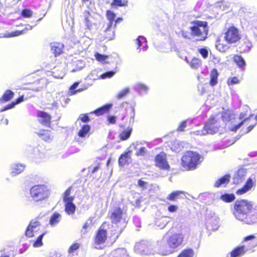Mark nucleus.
<instances>
[{
	"instance_id": "1",
	"label": "nucleus",
	"mask_w": 257,
	"mask_h": 257,
	"mask_svg": "<svg viewBox=\"0 0 257 257\" xmlns=\"http://www.w3.org/2000/svg\"><path fill=\"white\" fill-rule=\"evenodd\" d=\"M233 214L238 221L246 224L257 223V205L245 199L237 200L234 205Z\"/></svg>"
},
{
	"instance_id": "2",
	"label": "nucleus",
	"mask_w": 257,
	"mask_h": 257,
	"mask_svg": "<svg viewBox=\"0 0 257 257\" xmlns=\"http://www.w3.org/2000/svg\"><path fill=\"white\" fill-rule=\"evenodd\" d=\"M184 238V235L181 232L164 236L161 240L157 241L156 247L160 254L169 255L174 252L176 249L182 244Z\"/></svg>"
},
{
	"instance_id": "3",
	"label": "nucleus",
	"mask_w": 257,
	"mask_h": 257,
	"mask_svg": "<svg viewBox=\"0 0 257 257\" xmlns=\"http://www.w3.org/2000/svg\"><path fill=\"white\" fill-rule=\"evenodd\" d=\"M109 214L112 223L115 224V225H112L114 227H113L114 229L111 230V231L112 232V234H116L114 237V239H116L126 226V221L124 217L125 213L120 208L115 207L111 209Z\"/></svg>"
},
{
	"instance_id": "4",
	"label": "nucleus",
	"mask_w": 257,
	"mask_h": 257,
	"mask_svg": "<svg viewBox=\"0 0 257 257\" xmlns=\"http://www.w3.org/2000/svg\"><path fill=\"white\" fill-rule=\"evenodd\" d=\"M190 27L191 36L197 41H204L207 37L208 28L207 22L195 21Z\"/></svg>"
},
{
	"instance_id": "5",
	"label": "nucleus",
	"mask_w": 257,
	"mask_h": 257,
	"mask_svg": "<svg viewBox=\"0 0 257 257\" xmlns=\"http://www.w3.org/2000/svg\"><path fill=\"white\" fill-rule=\"evenodd\" d=\"M201 156L197 153L188 151L182 158V165L187 170H194L202 161Z\"/></svg>"
},
{
	"instance_id": "6",
	"label": "nucleus",
	"mask_w": 257,
	"mask_h": 257,
	"mask_svg": "<svg viewBox=\"0 0 257 257\" xmlns=\"http://www.w3.org/2000/svg\"><path fill=\"white\" fill-rule=\"evenodd\" d=\"M50 194V190L44 185H34L30 189V195L36 201H42L48 198Z\"/></svg>"
},
{
	"instance_id": "7",
	"label": "nucleus",
	"mask_w": 257,
	"mask_h": 257,
	"mask_svg": "<svg viewBox=\"0 0 257 257\" xmlns=\"http://www.w3.org/2000/svg\"><path fill=\"white\" fill-rule=\"evenodd\" d=\"M113 227H114L112 225L107 222H104L101 225L95 238V247L96 248H101L100 245L105 242L108 231L111 232L112 236L115 235L112 234L111 230H113Z\"/></svg>"
},
{
	"instance_id": "8",
	"label": "nucleus",
	"mask_w": 257,
	"mask_h": 257,
	"mask_svg": "<svg viewBox=\"0 0 257 257\" xmlns=\"http://www.w3.org/2000/svg\"><path fill=\"white\" fill-rule=\"evenodd\" d=\"M221 126L220 117L211 116L202 130V135L214 134L217 133Z\"/></svg>"
},
{
	"instance_id": "9",
	"label": "nucleus",
	"mask_w": 257,
	"mask_h": 257,
	"mask_svg": "<svg viewBox=\"0 0 257 257\" xmlns=\"http://www.w3.org/2000/svg\"><path fill=\"white\" fill-rule=\"evenodd\" d=\"M71 188H68L64 193L63 200L65 203L66 212L69 214L71 215L74 213L75 211L76 206L73 201L74 197L70 196Z\"/></svg>"
},
{
	"instance_id": "10",
	"label": "nucleus",
	"mask_w": 257,
	"mask_h": 257,
	"mask_svg": "<svg viewBox=\"0 0 257 257\" xmlns=\"http://www.w3.org/2000/svg\"><path fill=\"white\" fill-rule=\"evenodd\" d=\"M106 17L107 20L109 21V23L107 24V27L104 31L106 33L105 37L108 40H111L114 36V31L112 28V26L114 22L116 15L111 11H107L106 12Z\"/></svg>"
},
{
	"instance_id": "11",
	"label": "nucleus",
	"mask_w": 257,
	"mask_h": 257,
	"mask_svg": "<svg viewBox=\"0 0 257 257\" xmlns=\"http://www.w3.org/2000/svg\"><path fill=\"white\" fill-rule=\"evenodd\" d=\"M224 39L229 44L235 43L238 42L240 37L238 30L234 26L229 28L224 34Z\"/></svg>"
},
{
	"instance_id": "12",
	"label": "nucleus",
	"mask_w": 257,
	"mask_h": 257,
	"mask_svg": "<svg viewBox=\"0 0 257 257\" xmlns=\"http://www.w3.org/2000/svg\"><path fill=\"white\" fill-rule=\"evenodd\" d=\"M156 166L161 169L169 170L170 166L167 160L166 154L164 153H161L155 157Z\"/></svg>"
},
{
	"instance_id": "13",
	"label": "nucleus",
	"mask_w": 257,
	"mask_h": 257,
	"mask_svg": "<svg viewBox=\"0 0 257 257\" xmlns=\"http://www.w3.org/2000/svg\"><path fill=\"white\" fill-rule=\"evenodd\" d=\"M41 224L40 222L36 220H32L25 231V234L27 237H31L34 236L35 232H37L40 228Z\"/></svg>"
},
{
	"instance_id": "14",
	"label": "nucleus",
	"mask_w": 257,
	"mask_h": 257,
	"mask_svg": "<svg viewBox=\"0 0 257 257\" xmlns=\"http://www.w3.org/2000/svg\"><path fill=\"white\" fill-rule=\"evenodd\" d=\"M255 183V179L254 177H252V176H251L247 180L244 186L236 191V194L237 195H241L246 193L251 189L254 185Z\"/></svg>"
},
{
	"instance_id": "15",
	"label": "nucleus",
	"mask_w": 257,
	"mask_h": 257,
	"mask_svg": "<svg viewBox=\"0 0 257 257\" xmlns=\"http://www.w3.org/2000/svg\"><path fill=\"white\" fill-rule=\"evenodd\" d=\"M219 223V217L216 214H213L211 216H207L206 225L208 229L215 230L218 228Z\"/></svg>"
},
{
	"instance_id": "16",
	"label": "nucleus",
	"mask_w": 257,
	"mask_h": 257,
	"mask_svg": "<svg viewBox=\"0 0 257 257\" xmlns=\"http://www.w3.org/2000/svg\"><path fill=\"white\" fill-rule=\"evenodd\" d=\"M135 249L142 253L147 254L150 253L152 248L151 245L145 240H143L136 243L135 246Z\"/></svg>"
},
{
	"instance_id": "17",
	"label": "nucleus",
	"mask_w": 257,
	"mask_h": 257,
	"mask_svg": "<svg viewBox=\"0 0 257 257\" xmlns=\"http://www.w3.org/2000/svg\"><path fill=\"white\" fill-rule=\"evenodd\" d=\"M38 120L44 126H49L51 122V116L46 112L40 111L38 113Z\"/></svg>"
},
{
	"instance_id": "18",
	"label": "nucleus",
	"mask_w": 257,
	"mask_h": 257,
	"mask_svg": "<svg viewBox=\"0 0 257 257\" xmlns=\"http://www.w3.org/2000/svg\"><path fill=\"white\" fill-rule=\"evenodd\" d=\"M84 18V24L87 29L91 30L95 27V24L93 22V18L91 16L88 11H85L83 13Z\"/></svg>"
},
{
	"instance_id": "19",
	"label": "nucleus",
	"mask_w": 257,
	"mask_h": 257,
	"mask_svg": "<svg viewBox=\"0 0 257 257\" xmlns=\"http://www.w3.org/2000/svg\"><path fill=\"white\" fill-rule=\"evenodd\" d=\"M246 169L244 168L239 169L235 173L233 178V182L235 184H238L241 182L246 174Z\"/></svg>"
},
{
	"instance_id": "20",
	"label": "nucleus",
	"mask_w": 257,
	"mask_h": 257,
	"mask_svg": "<svg viewBox=\"0 0 257 257\" xmlns=\"http://www.w3.org/2000/svg\"><path fill=\"white\" fill-rule=\"evenodd\" d=\"M25 165L22 164H14L11 166V175L16 176L21 173L25 169Z\"/></svg>"
},
{
	"instance_id": "21",
	"label": "nucleus",
	"mask_w": 257,
	"mask_h": 257,
	"mask_svg": "<svg viewBox=\"0 0 257 257\" xmlns=\"http://www.w3.org/2000/svg\"><path fill=\"white\" fill-rule=\"evenodd\" d=\"M143 144H144L141 142H137L133 144L132 147L136 151V154L137 156H143L146 153L147 150L145 147H140V146Z\"/></svg>"
},
{
	"instance_id": "22",
	"label": "nucleus",
	"mask_w": 257,
	"mask_h": 257,
	"mask_svg": "<svg viewBox=\"0 0 257 257\" xmlns=\"http://www.w3.org/2000/svg\"><path fill=\"white\" fill-rule=\"evenodd\" d=\"M51 51L54 54L55 56L60 55L64 48V45L62 43L54 42L51 44Z\"/></svg>"
},
{
	"instance_id": "23",
	"label": "nucleus",
	"mask_w": 257,
	"mask_h": 257,
	"mask_svg": "<svg viewBox=\"0 0 257 257\" xmlns=\"http://www.w3.org/2000/svg\"><path fill=\"white\" fill-rule=\"evenodd\" d=\"M61 215L58 212H55L50 217L49 224L51 227L56 226L61 220Z\"/></svg>"
},
{
	"instance_id": "24",
	"label": "nucleus",
	"mask_w": 257,
	"mask_h": 257,
	"mask_svg": "<svg viewBox=\"0 0 257 257\" xmlns=\"http://www.w3.org/2000/svg\"><path fill=\"white\" fill-rule=\"evenodd\" d=\"M33 27L28 24L26 25V28L22 30V31H16L11 33H9L6 35H5L4 37H16L18 36L19 35H21L22 34H24L26 33V32L29 30H32L33 29Z\"/></svg>"
},
{
	"instance_id": "25",
	"label": "nucleus",
	"mask_w": 257,
	"mask_h": 257,
	"mask_svg": "<svg viewBox=\"0 0 257 257\" xmlns=\"http://www.w3.org/2000/svg\"><path fill=\"white\" fill-rule=\"evenodd\" d=\"M230 178V176L228 174L224 175L215 182L214 187L219 188L221 186H225L228 183Z\"/></svg>"
},
{
	"instance_id": "26",
	"label": "nucleus",
	"mask_w": 257,
	"mask_h": 257,
	"mask_svg": "<svg viewBox=\"0 0 257 257\" xmlns=\"http://www.w3.org/2000/svg\"><path fill=\"white\" fill-rule=\"evenodd\" d=\"M37 134L43 140L45 141H51L53 139V137L51 134V132L48 130H40L38 133H37Z\"/></svg>"
},
{
	"instance_id": "27",
	"label": "nucleus",
	"mask_w": 257,
	"mask_h": 257,
	"mask_svg": "<svg viewBox=\"0 0 257 257\" xmlns=\"http://www.w3.org/2000/svg\"><path fill=\"white\" fill-rule=\"evenodd\" d=\"M112 104H106L102 107H100L94 111L93 113L97 116H100L103 114L107 112L111 108Z\"/></svg>"
},
{
	"instance_id": "28",
	"label": "nucleus",
	"mask_w": 257,
	"mask_h": 257,
	"mask_svg": "<svg viewBox=\"0 0 257 257\" xmlns=\"http://www.w3.org/2000/svg\"><path fill=\"white\" fill-rule=\"evenodd\" d=\"M136 43L138 45L137 49H139L140 47L143 46V50L144 51L147 50V39L145 37L142 36L138 37L136 40Z\"/></svg>"
},
{
	"instance_id": "29",
	"label": "nucleus",
	"mask_w": 257,
	"mask_h": 257,
	"mask_svg": "<svg viewBox=\"0 0 257 257\" xmlns=\"http://www.w3.org/2000/svg\"><path fill=\"white\" fill-rule=\"evenodd\" d=\"M245 249L244 246H238L232 250L230 254L231 257H238L243 255L245 252Z\"/></svg>"
},
{
	"instance_id": "30",
	"label": "nucleus",
	"mask_w": 257,
	"mask_h": 257,
	"mask_svg": "<svg viewBox=\"0 0 257 257\" xmlns=\"http://www.w3.org/2000/svg\"><path fill=\"white\" fill-rule=\"evenodd\" d=\"M215 116H219L220 117V122L221 121L224 122L230 121L233 117V114L229 110L224 111L221 115L217 114Z\"/></svg>"
},
{
	"instance_id": "31",
	"label": "nucleus",
	"mask_w": 257,
	"mask_h": 257,
	"mask_svg": "<svg viewBox=\"0 0 257 257\" xmlns=\"http://www.w3.org/2000/svg\"><path fill=\"white\" fill-rule=\"evenodd\" d=\"M233 61L239 68L242 70L244 69L246 63L242 57L239 55H235L233 57Z\"/></svg>"
},
{
	"instance_id": "32",
	"label": "nucleus",
	"mask_w": 257,
	"mask_h": 257,
	"mask_svg": "<svg viewBox=\"0 0 257 257\" xmlns=\"http://www.w3.org/2000/svg\"><path fill=\"white\" fill-rule=\"evenodd\" d=\"M218 72L216 69H213L210 73V84L212 86H214L217 84V78L218 76Z\"/></svg>"
},
{
	"instance_id": "33",
	"label": "nucleus",
	"mask_w": 257,
	"mask_h": 257,
	"mask_svg": "<svg viewBox=\"0 0 257 257\" xmlns=\"http://www.w3.org/2000/svg\"><path fill=\"white\" fill-rule=\"evenodd\" d=\"M220 199L226 203L231 202L235 199V195L233 194L224 193L221 194Z\"/></svg>"
},
{
	"instance_id": "34",
	"label": "nucleus",
	"mask_w": 257,
	"mask_h": 257,
	"mask_svg": "<svg viewBox=\"0 0 257 257\" xmlns=\"http://www.w3.org/2000/svg\"><path fill=\"white\" fill-rule=\"evenodd\" d=\"M90 130V126L88 124L83 125L78 133L79 137L84 138L88 134Z\"/></svg>"
},
{
	"instance_id": "35",
	"label": "nucleus",
	"mask_w": 257,
	"mask_h": 257,
	"mask_svg": "<svg viewBox=\"0 0 257 257\" xmlns=\"http://www.w3.org/2000/svg\"><path fill=\"white\" fill-rule=\"evenodd\" d=\"M135 89L142 94H146L149 89L148 87L142 83H138L135 86Z\"/></svg>"
},
{
	"instance_id": "36",
	"label": "nucleus",
	"mask_w": 257,
	"mask_h": 257,
	"mask_svg": "<svg viewBox=\"0 0 257 257\" xmlns=\"http://www.w3.org/2000/svg\"><path fill=\"white\" fill-rule=\"evenodd\" d=\"M79 82H76L73 85H72L69 90L68 94L69 95H74L78 92H80L82 91L83 90L86 89L87 88L84 89L79 88L77 90H75L76 88L78 87L79 85Z\"/></svg>"
},
{
	"instance_id": "37",
	"label": "nucleus",
	"mask_w": 257,
	"mask_h": 257,
	"mask_svg": "<svg viewBox=\"0 0 257 257\" xmlns=\"http://www.w3.org/2000/svg\"><path fill=\"white\" fill-rule=\"evenodd\" d=\"M187 62L189 63L190 67L193 69H197L202 64L201 60L197 58H193L190 62L188 61Z\"/></svg>"
},
{
	"instance_id": "38",
	"label": "nucleus",
	"mask_w": 257,
	"mask_h": 257,
	"mask_svg": "<svg viewBox=\"0 0 257 257\" xmlns=\"http://www.w3.org/2000/svg\"><path fill=\"white\" fill-rule=\"evenodd\" d=\"M183 192L181 191H176L172 192L167 197V199L171 201H176L177 199L180 198V194Z\"/></svg>"
},
{
	"instance_id": "39",
	"label": "nucleus",
	"mask_w": 257,
	"mask_h": 257,
	"mask_svg": "<svg viewBox=\"0 0 257 257\" xmlns=\"http://www.w3.org/2000/svg\"><path fill=\"white\" fill-rule=\"evenodd\" d=\"M194 252L192 249L188 248L183 250L178 257H193Z\"/></svg>"
},
{
	"instance_id": "40",
	"label": "nucleus",
	"mask_w": 257,
	"mask_h": 257,
	"mask_svg": "<svg viewBox=\"0 0 257 257\" xmlns=\"http://www.w3.org/2000/svg\"><path fill=\"white\" fill-rule=\"evenodd\" d=\"M14 93L11 90H7L3 94L2 99L5 101H8L12 99Z\"/></svg>"
},
{
	"instance_id": "41",
	"label": "nucleus",
	"mask_w": 257,
	"mask_h": 257,
	"mask_svg": "<svg viewBox=\"0 0 257 257\" xmlns=\"http://www.w3.org/2000/svg\"><path fill=\"white\" fill-rule=\"evenodd\" d=\"M168 223V221L165 218H161L156 221L155 224L157 226L162 229L166 226Z\"/></svg>"
},
{
	"instance_id": "42",
	"label": "nucleus",
	"mask_w": 257,
	"mask_h": 257,
	"mask_svg": "<svg viewBox=\"0 0 257 257\" xmlns=\"http://www.w3.org/2000/svg\"><path fill=\"white\" fill-rule=\"evenodd\" d=\"M132 131V128H127V129L126 130H125L123 132H122L119 135L121 140H127L130 137Z\"/></svg>"
},
{
	"instance_id": "43",
	"label": "nucleus",
	"mask_w": 257,
	"mask_h": 257,
	"mask_svg": "<svg viewBox=\"0 0 257 257\" xmlns=\"http://www.w3.org/2000/svg\"><path fill=\"white\" fill-rule=\"evenodd\" d=\"M128 160V154L127 153H125L124 154L121 155L119 159H118V163L119 166H123L125 165Z\"/></svg>"
},
{
	"instance_id": "44",
	"label": "nucleus",
	"mask_w": 257,
	"mask_h": 257,
	"mask_svg": "<svg viewBox=\"0 0 257 257\" xmlns=\"http://www.w3.org/2000/svg\"><path fill=\"white\" fill-rule=\"evenodd\" d=\"M95 59L99 62L104 63L105 60L108 58V56L101 54L99 53H96L95 54Z\"/></svg>"
},
{
	"instance_id": "45",
	"label": "nucleus",
	"mask_w": 257,
	"mask_h": 257,
	"mask_svg": "<svg viewBox=\"0 0 257 257\" xmlns=\"http://www.w3.org/2000/svg\"><path fill=\"white\" fill-rule=\"evenodd\" d=\"M129 88H125L124 89L122 90L117 93V94L116 96V97L118 99H121L123 97L126 96L129 93Z\"/></svg>"
},
{
	"instance_id": "46",
	"label": "nucleus",
	"mask_w": 257,
	"mask_h": 257,
	"mask_svg": "<svg viewBox=\"0 0 257 257\" xmlns=\"http://www.w3.org/2000/svg\"><path fill=\"white\" fill-rule=\"evenodd\" d=\"M45 235V233H43L42 234L40 235L37 238V240L34 242L33 246L35 247H38L42 245V239Z\"/></svg>"
},
{
	"instance_id": "47",
	"label": "nucleus",
	"mask_w": 257,
	"mask_h": 257,
	"mask_svg": "<svg viewBox=\"0 0 257 257\" xmlns=\"http://www.w3.org/2000/svg\"><path fill=\"white\" fill-rule=\"evenodd\" d=\"M33 12L27 9H24L21 12V15L25 18H30L33 16Z\"/></svg>"
},
{
	"instance_id": "48",
	"label": "nucleus",
	"mask_w": 257,
	"mask_h": 257,
	"mask_svg": "<svg viewBox=\"0 0 257 257\" xmlns=\"http://www.w3.org/2000/svg\"><path fill=\"white\" fill-rule=\"evenodd\" d=\"M115 73L116 72L114 71H107L101 74L100 76V78L103 79L106 78H110L112 77L115 74Z\"/></svg>"
},
{
	"instance_id": "49",
	"label": "nucleus",
	"mask_w": 257,
	"mask_h": 257,
	"mask_svg": "<svg viewBox=\"0 0 257 257\" xmlns=\"http://www.w3.org/2000/svg\"><path fill=\"white\" fill-rule=\"evenodd\" d=\"M249 119V117L245 118L243 120H242L241 122H239L237 124L234 125L232 127H230L229 128V130L231 131L235 132L237 131L242 124L243 123L247 120Z\"/></svg>"
},
{
	"instance_id": "50",
	"label": "nucleus",
	"mask_w": 257,
	"mask_h": 257,
	"mask_svg": "<svg viewBox=\"0 0 257 257\" xmlns=\"http://www.w3.org/2000/svg\"><path fill=\"white\" fill-rule=\"evenodd\" d=\"M127 2H123L121 0H113L112 6L123 7L126 5Z\"/></svg>"
},
{
	"instance_id": "51",
	"label": "nucleus",
	"mask_w": 257,
	"mask_h": 257,
	"mask_svg": "<svg viewBox=\"0 0 257 257\" xmlns=\"http://www.w3.org/2000/svg\"><path fill=\"white\" fill-rule=\"evenodd\" d=\"M239 82L238 78L236 77H231L228 79L227 84L228 85H233L237 84Z\"/></svg>"
},
{
	"instance_id": "52",
	"label": "nucleus",
	"mask_w": 257,
	"mask_h": 257,
	"mask_svg": "<svg viewBox=\"0 0 257 257\" xmlns=\"http://www.w3.org/2000/svg\"><path fill=\"white\" fill-rule=\"evenodd\" d=\"M199 52L203 57V58L206 59L208 55V50L205 48H201L199 49Z\"/></svg>"
},
{
	"instance_id": "53",
	"label": "nucleus",
	"mask_w": 257,
	"mask_h": 257,
	"mask_svg": "<svg viewBox=\"0 0 257 257\" xmlns=\"http://www.w3.org/2000/svg\"><path fill=\"white\" fill-rule=\"evenodd\" d=\"M79 247V244L78 243H75L73 244L69 247V253H73L74 251H75L77 249H78Z\"/></svg>"
},
{
	"instance_id": "54",
	"label": "nucleus",
	"mask_w": 257,
	"mask_h": 257,
	"mask_svg": "<svg viewBox=\"0 0 257 257\" xmlns=\"http://www.w3.org/2000/svg\"><path fill=\"white\" fill-rule=\"evenodd\" d=\"M93 220V217H89V218L86 220V222L83 225V228L86 229L92 224Z\"/></svg>"
},
{
	"instance_id": "55",
	"label": "nucleus",
	"mask_w": 257,
	"mask_h": 257,
	"mask_svg": "<svg viewBox=\"0 0 257 257\" xmlns=\"http://www.w3.org/2000/svg\"><path fill=\"white\" fill-rule=\"evenodd\" d=\"M78 119H80L83 122H88L90 120L89 117L87 114H81Z\"/></svg>"
},
{
	"instance_id": "56",
	"label": "nucleus",
	"mask_w": 257,
	"mask_h": 257,
	"mask_svg": "<svg viewBox=\"0 0 257 257\" xmlns=\"http://www.w3.org/2000/svg\"><path fill=\"white\" fill-rule=\"evenodd\" d=\"M178 209V207L175 205H171L168 206V210L171 213L176 212Z\"/></svg>"
},
{
	"instance_id": "57",
	"label": "nucleus",
	"mask_w": 257,
	"mask_h": 257,
	"mask_svg": "<svg viewBox=\"0 0 257 257\" xmlns=\"http://www.w3.org/2000/svg\"><path fill=\"white\" fill-rule=\"evenodd\" d=\"M16 105L14 101L12 102L10 104L6 105L2 110V111H5L13 108Z\"/></svg>"
},
{
	"instance_id": "58",
	"label": "nucleus",
	"mask_w": 257,
	"mask_h": 257,
	"mask_svg": "<svg viewBox=\"0 0 257 257\" xmlns=\"http://www.w3.org/2000/svg\"><path fill=\"white\" fill-rule=\"evenodd\" d=\"M186 126H187V121L184 120V121H182L181 122V123L180 124V125H179V126L178 128V131H183L184 130V128L186 127Z\"/></svg>"
},
{
	"instance_id": "59",
	"label": "nucleus",
	"mask_w": 257,
	"mask_h": 257,
	"mask_svg": "<svg viewBox=\"0 0 257 257\" xmlns=\"http://www.w3.org/2000/svg\"><path fill=\"white\" fill-rule=\"evenodd\" d=\"M181 35H182V36L184 38L188 39L191 38V37H190V36H191V33L190 34L189 33H188L187 32H185L184 31H182Z\"/></svg>"
},
{
	"instance_id": "60",
	"label": "nucleus",
	"mask_w": 257,
	"mask_h": 257,
	"mask_svg": "<svg viewBox=\"0 0 257 257\" xmlns=\"http://www.w3.org/2000/svg\"><path fill=\"white\" fill-rule=\"evenodd\" d=\"M215 47L220 51H223L224 50L223 46L218 42H216Z\"/></svg>"
},
{
	"instance_id": "61",
	"label": "nucleus",
	"mask_w": 257,
	"mask_h": 257,
	"mask_svg": "<svg viewBox=\"0 0 257 257\" xmlns=\"http://www.w3.org/2000/svg\"><path fill=\"white\" fill-rule=\"evenodd\" d=\"M108 121L110 123H115L116 121V117L114 116H109L108 117Z\"/></svg>"
},
{
	"instance_id": "62",
	"label": "nucleus",
	"mask_w": 257,
	"mask_h": 257,
	"mask_svg": "<svg viewBox=\"0 0 257 257\" xmlns=\"http://www.w3.org/2000/svg\"><path fill=\"white\" fill-rule=\"evenodd\" d=\"M24 101V96H21L18 97L15 101H14L16 104H19Z\"/></svg>"
},
{
	"instance_id": "63",
	"label": "nucleus",
	"mask_w": 257,
	"mask_h": 257,
	"mask_svg": "<svg viewBox=\"0 0 257 257\" xmlns=\"http://www.w3.org/2000/svg\"><path fill=\"white\" fill-rule=\"evenodd\" d=\"M255 238V236L253 235H250L247 236L244 238V241H246L248 240H250L253 239Z\"/></svg>"
},
{
	"instance_id": "64",
	"label": "nucleus",
	"mask_w": 257,
	"mask_h": 257,
	"mask_svg": "<svg viewBox=\"0 0 257 257\" xmlns=\"http://www.w3.org/2000/svg\"><path fill=\"white\" fill-rule=\"evenodd\" d=\"M146 182L142 180H139L138 181V185L140 187H144L146 184Z\"/></svg>"
}]
</instances>
